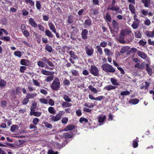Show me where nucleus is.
Returning <instances> with one entry per match:
<instances>
[{"label":"nucleus","mask_w":154,"mask_h":154,"mask_svg":"<svg viewBox=\"0 0 154 154\" xmlns=\"http://www.w3.org/2000/svg\"><path fill=\"white\" fill-rule=\"evenodd\" d=\"M48 25L50 30L52 31V32H55L56 29L55 26L52 22L49 21L48 22Z\"/></svg>","instance_id":"obj_10"},{"label":"nucleus","mask_w":154,"mask_h":154,"mask_svg":"<svg viewBox=\"0 0 154 154\" xmlns=\"http://www.w3.org/2000/svg\"><path fill=\"white\" fill-rule=\"evenodd\" d=\"M146 70L148 75L149 76H151L152 74V69L149 66L148 64H146Z\"/></svg>","instance_id":"obj_15"},{"label":"nucleus","mask_w":154,"mask_h":154,"mask_svg":"<svg viewBox=\"0 0 154 154\" xmlns=\"http://www.w3.org/2000/svg\"><path fill=\"white\" fill-rule=\"evenodd\" d=\"M124 36L122 35L121 34H120L119 38V41L121 43L124 44L125 43V41L124 40Z\"/></svg>","instance_id":"obj_31"},{"label":"nucleus","mask_w":154,"mask_h":154,"mask_svg":"<svg viewBox=\"0 0 154 154\" xmlns=\"http://www.w3.org/2000/svg\"><path fill=\"white\" fill-rule=\"evenodd\" d=\"M85 50L86 54L88 56H91L93 54L94 49L91 46H86Z\"/></svg>","instance_id":"obj_5"},{"label":"nucleus","mask_w":154,"mask_h":154,"mask_svg":"<svg viewBox=\"0 0 154 154\" xmlns=\"http://www.w3.org/2000/svg\"><path fill=\"white\" fill-rule=\"evenodd\" d=\"M142 3L144 4V6L146 8H148L151 3V0H141Z\"/></svg>","instance_id":"obj_16"},{"label":"nucleus","mask_w":154,"mask_h":154,"mask_svg":"<svg viewBox=\"0 0 154 154\" xmlns=\"http://www.w3.org/2000/svg\"><path fill=\"white\" fill-rule=\"evenodd\" d=\"M110 81L112 84L114 85V86H118L120 85V83L118 80L113 78H111Z\"/></svg>","instance_id":"obj_12"},{"label":"nucleus","mask_w":154,"mask_h":154,"mask_svg":"<svg viewBox=\"0 0 154 154\" xmlns=\"http://www.w3.org/2000/svg\"><path fill=\"white\" fill-rule=\"evenodd\" d=\"M60 87V82L57 77H56L53 81L51 85V88L53 90L57 91Z\"/></svg>","instance_id":"obj_1"},{"label":"nucleus","mask_w":154,"mask_h":154,"mask_svg":"<svg viewBox=\"0 0 154 154\" xmlns=\"http://www.w3.org/2000/svg\"><path fill=\"white\" fill-rule=\"evenodd\" d=\"M139 102V100L137 98H134L129 100V103H131L133 104H136Z\"/></svg>","instance_id":"obj_26"},{"label":"nucleus","mask_w":154,"mask_h":154,"mask_svg":"<svg viewBox=\"0 0 154 154\" xmlns=\"http://www.w3.org/2000/svg\"><path fill=\"white\" fill-rule=\"evenodd\" d=\"M45 35L48 37L53 38V35L51 31L48 29H46L45 31Z\"/></svg>","instance_id":"obj_27"},{"label":"nucleus","mask_w":154,"mask_h":154,"mask_svg":"<svg viewBox=\"0 0 154 154\" xmlns=\"http://www.w3.org/2000/svg\"><path fill=\"white\" fill-rule=\"evenodd\" d=\"M101 67L103 71L107 72L114 73L115 71V70L113 67L108 63L103 65Z\"/></svg>","instance_id":"obj_2"},{"label":"nucleus","mask_w":154,"mask_h":154,"mask_svg":"<svg viewBox=\"0 0 154 154\" xmlns=\"http://www.w3.org/2000/svg\"><path fill=\"white\" fill-rule=\"evenodd\" d=\"M141 12L142 14L144 16L147 15L148 13V11L147 10H146L144 9L141 10Z\"/></svg>","instance_id":"obj_58"},{"label":"nucleus","mask_w":154,"mask_h":154,"mask_svg":"<svg viewBox=\"0 0 154 154\" xmlns=\"http://www.w3.org/2000/svg\"><path fill=\"white\" fill-rule=\"evenodd\" d=\"M45 49L50 52H51L52 51V48L50 45H46L45 47Z\"/></svg>","instance_id":"obj_54"},{"label":"nucleus","mask_w":154,"mask_h":154,"mask_svg":"<svg viewBox=\"0 0 154 154\" xmlns=\"http://www.w3.org/2000/svg\"><path fill=\"white\" fill-rule=\"evenodd\" d=\"M68 22L69 23H73V17L71 16H69L68 18Z\"/></svg>","instance_id":"obj_56"},{"label":"nucleus","mask_w":154,"mask_h":154,"mask_svg":"<svg viewBox=\"0 0 154 154\" xmlns=\"http://www.w3.org/2000/svg\"><path fill=\"white\" fill-rule=\"evenodd\" d=\"M42 73L44 75H52L54 74V72H50L49 71H48L43 69L41 71Z\"/></svg>","instance_id":"obj_21"},{"label":"nucleus","mask_w":154,"mask_h":154,"mask_svg":"<svg viewBox=\"0 0 154 154\" xmlns=\"http://www.w3.org/2000/svg\"><path fill=\"white\" fill-rule=\"evenodd\" d=\"M88 33V31L87 29H84L82 30L81 34L82 37L83 39L85 40L88 38L87 35Z\"/></svg>","instance_id":"obj_8"},{"label":"nucleus","mask_w":154,"mask_h":154,"mask_svg":"<svg viewBox=\"0 0 154 154\" xmlns=\"http://www.w3.org/2000/svg\"><path fill=\"white\" fill-rule=\"evenodd\" d=\"M38 65L39 66L43 67L45 66V63L44 62L41 61H38L37 63Z\"/></svg>","instance_id":"obj_57"},{"label":"nucleus","mask_w":154,"mask_h":154,"mask_svg":"<svg viewBox=\"0 0 154 154\" xmlns=\"http://www.w3.org/2000/svg\"><path fill=\"white\" fill-rule=\"evenodd\" d=\"M135 37L137 38H142L141 33L139 30L134 32Z\"/></svg>","instance_id":"obj_25"},{"label":"nucleus","mask_w":154,"mask_h":154,"mask_svg":"<svg viewBox=\"0 0 154 154\" xmlns=\"http://www.w3.org/2000/svg\"><path fill=\"white\" fill-rule=\"evenodd\" d=\"M129 9L132 14H135V9L134 6L132 4H130L129 5Z\"/></svg>","instance_id":"obj_18"},{"label":"nucleus","mask_w":154,"mask_h":154,"mask_svg":"<svg viewBox=\"0 0 154 154\" xmlns=\"http://www.w3.org/2000/svg\"><path fill=\"white\" fill-rule=\"evenodd\" d=\"M6 82L5 80L2 79H0V87H4L6 85Z\"/></svg>","instance_id":"obj_38"},{"label":"nucleus","mask_w":154,"mask_h":154,"mask_svg":"<svg viewBox=\"0 0 154 154\" xmlns=\"http://www.w3.org/2000/svg\"><path fill=\"white\" fill-rule=\"evenodd\" d=\"M37 95V94L34 93L31 94L28 93L27 94L26 97L29 99H33Z\"/></svg>","instance_id":"obj_20"},{"label":"nucleus","mask_w":154,"mask_h":154,"mask_svg":"<svg viewBox=\"0 0 154 154\" xmlns=\"http://www.w3.org/2000/svg\"><path fill=\"white\" fill-rule=\"evenodd\" d=\"M41 113H42L40 112L33 111H32V108L31 109V112H30L31 115H33L35 116L39 117L41 116Z\"/></svg>","instance_id":"obj_19"},{"label":"nucleus","mask_w":154,"mask_h":154,"mask_svg":"<svg viewBox=\"0 0 154 154\" xmlns=\"http://www.w3.org/2000/svg\"><path fill=\"white\" fill-rule=\"evenodd\" d=\"M69 53L71 57L73 58L74 59H76L77 56H76L74 52L72 51H70Z\"/></svg>","instance_id":"obj_34"},{"label":"nucleus","mask_w":154,"mask_h":154,"mask_svg":"<svg viewBox=\"0 0 154 154\" xmlns=\"http://www.w3.org/2000/svg\"><path fill=\"white\" fill-rule=\"evenodd\" d=\"M145 35H146L149 38H153L152 31H146L145 32Z\"/></svg>","instance_id":"obj_37"},{"label":"nucleus","mask_w":154,"mask_h":154,"mask_svg":"<svg viewBox=\"0 0 154 154\" xmlns=\"http://www.w3.org/2000/svg\"><path fill=\"white\" fill-rule=\"evenodd\" d=\"M14 54L15 56L18 57L19 58L21 57L22 55L21 52L19 51H17L14 52Z\"/></svg>","instance_id":"obj_40"},{"label":"nucleus","mask_w":154,"mask_h":154,"mask_svg":"<svg viewBox=\"0 0 154 154\" xmlns=\"http://www.w3.org/2000/svg\"><path fill=\"white\" fill-rule=\"evenodd\" d=\"M130 47L128 46H125L121 48L120 52L123 54L129 49Z\"/></svg>","instance_id":"obj_28"},{"label":"nucleus","mask_w":154,"mask_h":154,"mask_svg":"<svg viewBox=\"0 0 154 154\" xmlns=\"http://www.w3.org/2000/svg\"><path fill=\"white\" fill-rule=\"evenodd\" d=\"M48 111L50 113L54 114H55L56 112L54 108L52 106H50L48 108Z\"/></svg>","instance_id":"obj_30"},{"label":"nucleus","mask_w":154,"mask_h":154,"mask_svg":"<svg viewBox=\"0 0 154 154\" xmlns=\"http://www.w3.org/2000/svg\"><path fill=\"white\" fill-rule=\"evenodd\" d=\"M98 122L101 124L100 125H102L104 120L106 119L105 116H98Z\"/></svg>","instance_id":"obj_11"},{"label":"nucleus","mask_w":154,"mask_h":154,"mask_svg":"<svg viewBox=\"0 0 154 154\" xmlns=\"http://www.w3.org/2000/svg\"><path fill=\"white\" fill-rule=\"evenodd\" d=\"M117 87L116 86H113L112 85H108L105 86L103 88L105 90L110 91L111 90H113L116 89Z\"/></svg>","instance_id":"obj_13"},{"label":"nucleus","mask_w":154,"mask_h":154,"mask_svg":"<svg viewBox=\"0 0 154 154\" xmlns=\"http://www.w3.org/2000/svg\"><path fill=\"white\" fill-rule=\"evenodd\" d=\"M139 24V21H134L131 25L132 27L135 29L137 28Z\"/></svg>","instance_id":"obj_23"},{"label":"nucleus","mask_w":154,"mask_h":154,"mask_svg":"<svg viewBox=\"0 0 154 154\" xmlns=\"http://www.w3.org/2000/svg\"><path fill=\"white\" fill-rule=\"evenodd\" d=\"M62 115V113L60 112L57 114L56 116L51 115L50 117H51L50 118V119L51 121L53 122H56L60 120L61 119V116Z\"/></svg>","instance_id":"obj_4"},{"label":"nucleus","mask_w":154,"mask_h":154,"mask_svg":"<svg viewBox=\"0 0 154 154\" xmlns=\"http://www.w3.org/2000/svg\"><path fill=\"white\" fill-rule=\"evenodd\" d=\"M54 79V77L53 76L51 75L48 76L47 77L45 81L47 82H50L53 80Z\"/></svg>","instance_id":"obj_45"},{"label":"nucleus","mask_w":154,"mask_h":154,"mask_svg":"<svg viewBox=\"0 0 154 154\" xmlns=\"http://www.w3.org/2000/svg\"><path fill=\"white\" fill-rule=\"evenodd\" d=\"M26 68V67L25 66H21L20 67V71L21 72L23 73Z\"/></svg>","instance_id":"obj_63"},{"label":"nucleus","mask_w":154,"mask_h":154,"mask_svg":"<svg viewBox=\"0 0 154 154\" xmlns=\"http://www.w3.org/2000/svg\"><path fill=\"white\" fill-rule=\"evenodd\" d=\"M104 51L105 55L107 56H112L113 54V53L112 51L108 48H105L104 49Z\"/></svg>","instance_id":"obj_22"},{"label":"nucleus","mask_w":154,"mask_h":154,"mask_svg":"<svg viewBox=\"0 0 154 154\" xmlns=\"http://www.w3.org/2000/svg\"><path fill=\"white\" fill-rule=\"evenodd\" d=\"M112 23L114 29L117 30L119 29L118 24L116 21L115 20H113L112 21Z\"/></svg>","instance_id":"obj_29"},{"label":"nucleus","mask_w":154,"mask_h":154,"mask_svg":"<svg viewBox=\"0 0 154 154\" xmlns=\"http://www.w3.org/2000/svg\"><path fill=\"white\" fill-rule=\"evenodd\" d=\"M131 30L128 29H126L122 30L120 32V34L124 36H125L129 35L131 32Z\"/></svg>","instance_id":"obj_7"},{"label":"nucleus","mask_w":154,"mask_h":154,"mask_svg":"<svg viewBox=\"0 0 154 154\" xmlns=\"http://www.w3.org/2000/svg\"><path fill=\"white\" fill-rule=\"evenodd\" d=\"M25 2L26 4L29 3L31 6H34V3L32 0H25Z\"/></svg>","instance_id":"obj_48"},{"label":"nucleus","mask_w":154,"mask_h":154,"mask_svg":"<svg viewBox=\"0 0 154 154\" xmlns=\"http://www.w3.org/2000/svg\"><path fill=\"white\" fill-rule=\"evenodd\" d=\"M84 106H85L86 107L89 108H93L94 106V105L93 103H86L84 104Z\"/></svg>","instance_id":"obj_39"},{"label":"nucleus","mask_w":154,"mask_h":154,"mask_svg":"<svg viewBox=\"0 0 154 154\" xmlns=\"http://www.w3.org/2000/svg\"><path fill=\"white\" fill-rule=\"evenodd\" d=\"M63 84L65 85H69L70 84V82L69 81L66 79H64V80L63 82Z\"/></svg>","instance_id":"obj_52"},{"label":"nucleus","mask_w":154,"mask_h":154,"mask_svg":"<svg viewBox=\"0 0 154 154\" xmlns=\"http://www.w3.org/2000/svg\"><path fill=\"white\" fill-rule=\"evenodd\" d=\"M32 82L33 83L34 85H35V86H37L38 87H40L41 86L40 83L39 82H38L37 80L33 79Z\"/></svg>","instance_id":"obj_50"},{"label":"nucleus","mask_w":154,"mask_h":154,"mask_svg":"<svg viewBox=\"0 0 154 154\" xmlns=\"http://www.w3.org/2000/svg\"><path fill=\"white\" fill-rule=\"evenodd\" d=\"M20 64L21 65L25 66H28L29 65V60L25 59H23L21 60Z\"/></svg>","instance_id":"obj_17"},{"label":"nucleus","mask_w":154,"mask_h":154,"mask_svg":"<svg viewBox=\"0 0 154 154\" xmlns=\"http://www.w3.org/2000/svg\"><path fill=\"white\" fill-rule=\"evenodd\" d=\"M72 104L66 102H63L62 103V106L63 107H70L71 106Z\"/></svg>","instance_id":"obj_36"},{"label":"nucleus","mask_w":154,"mask_h":154,"mask_svg":"<svg viewBox=\"0 0 154 154\" xmlns=\"http://www.w3.org/2000/svg\"><path fill=\"white\" fill-rule=\"evenodd\" d=\"M44 124L45 125V126L46 128L51 129L52 128V126L51 124L47 122H44Z\"/></svg>","instance_id":"obj_55"},{"label":"nucleus","mask_w":154,"mask_h":154,"mask_svg":"<svg viewBox=\"0 0 154 154\" xmlns=\"http://www.w3.org/2000/svg\"><path fill=\"white\" fill-rule=\"evenodd\" d=\"M63 98L65 101L67 102H69L71 101V100L69 97L66 94L63 95Z\"/></svg>","instance_id":"obj_43"},{"label":"nucleus","mask_w":154,"mask_h":154,"mask_svg":"<svg viewBox=\"0 0 154 154\" xmlns=\"http://www.w3.org/2000/svg\"><path fill=\"white\" fill-rule=\"evenodd\" d=\"M93 5H100L99 2V0H92Z\"/></svg>","instance_id":"obj_61"},{"label":"nucleus","mask_w":154,"mask_h":154,"mask_svg":"<svg viewBox=\"0 0 154 154\" xmlns=\"http://www.w3.org/2000/svg\"><path fill=\"white\" fill-rule=\"evenodd\" d=\"M63 137L66 138H71L72 136L71 134L69 133H64L63 135Z\"/></svg>","instance_id":"obj_49"},{"label":"nucleus","mask_w":154,"mask_h":154,"mask_svg":"<svg viewBox=\"0 0 154 154\" xmlns=\"http://www.w3.org/2000/svg\"><path fill=\"white\" fill-rule=\"evenodd\" d=\"M29 21V24L32 26L34 28H35L37 26V24L32 18H30Z\"/></svg>","instance_id":"obj_9"},{"label":"nucleus","mask_w":154,"mask_h":154,"mask_svg":"<svg viewBox=\"0 0 154 154\" xmlns=\"http://www.w3.org/2000/svg\"><path fill=\"white\" fill-rule=\"evenodd\" d=\"M106 20L109 22H111V18L110 15H109L108 13L106 14Z\"/></svg>","instance_id":"obj_60"},{"label":"nucleus","mask_w":154,"mask_h":154,"mask_svg":"<svg viewBox=\"0 0 154 154\" xmlns=\"http://www.w3.org/2000/svg\"><path fill=\"white\" fill-rule=\"evenodd\" d=\"M39 100L40 101V102L43 104H47L48 103V100L44 98H42L41 99H39Z\"/></svg>","instance_id":"obj_51"},{"label":"nucleus","mask_w":154,"mask_h":154,"mask_svg":"<svg viewBox=\"0 0 154 154\" xmlns=\"http://www.w3.org/2000/svg\"><path fill=\"white\" fill-rule=\"evenodd\" d=\"M107 9L108 10L113 11H118L120 10V8L119 6L115 5L108 6Z\"/></svg>","instance_id":"obj_6"},{"label":"nucleus","mask_w":154,"mask_h":154,"mask_svg":"<svg viewBox=\"0 0 154 154\" xmlns=\"http://www.w3.org/2000/svg\"><path fill=\"white\" fill-rule=\"evenodd\" d=\"M90 73L94 76H98L100 75L97 68L94 65H91L90 69Z\"/></svg>","instance_id":"obj_3"},{"label":"nucleus","mask_w":154,"mask_h":154,"mask_svg":"<svg viewBox=\"0 0 154 154\" xmlns=\"http://www.w3.org/2000/svg\"><path fill=\"white\" fill-rule=\"evenodd\" d=\"M107 45V43L103 41L100 43V46L104 48L106 47Z\"/></svg>","instance_id":"obj_62"},{"label":"nucleus","mask_w":154,"mask_h":154,"mask_svg":"<svg viewBox=\"0 0 154 154\" xmlns=\"http://www.w3.org/2000/svg\"><path fill=\"white\" fill-rule=\"evenodd\" d=\"M137 53L138 55L143 59H145L147 57L146 54L143 52L138 51Z\"/></svg>","instance_id":"obj_14"},{"label":"nucleus","mask_w":154,"mask_h":154,"mask_svg":"<svg viewBox=\"0 0 154 154\" xmlns=\"http://www.w3.org/2000/svg\"><path fill=\"white\" fill-rule=\"evenodd\" d=\"M91 19H89L88 20H85L84 24L85 25L87 26H89L91 25Z\"/></svg>","instance_id":"obj_32"},{"label":"nucleus","mask_w":154,"mask_h":154,"mask_svg":"<svg viewBox=\"0 0 154 154\" xmlns=\"http://www.w3.org/2000/svg\"><path fill=\"white\" fill-rule=\"evenodd\" d=\"M96 48L99 54L100 55H101L103 54V51L100 46L98 45H97L96 47Z\"/></svg>","instance_id":"obj_47"},{"label":"nucleus","mask_w":154,"mask_h":154,"mask_svg":"<svg viewBox=\"0 0 154 154\" xmlns=\"http://www.w3.org/2000/svg\"><path fill=\"white\" fill-rule=\"evenodd\" d=\"M79 122L81 123H87L88 120L86 118L82 117L80 119Z\"/></svg>","instance_id":"obj_44"},{"label":"nucleus","mask_w":154,"mask_h":154,"mask_svg":"<svg viewBox=\"0 0 154 154\" xmlns=\"http://www.w3.org/2000/svg\"><path fill=\"white\" fill-rule=\"evenodd\" d=\"M130 94V92L128 91H125L122 92L120 93L121 96H125L129 95Z\"/></svg>","instance_id":"obj_53"},{"label":"nucleus","mask_w":154,"mask_h":154,"mask_svg":"<svg viewBox=\"0 0 154 154\" xmlns=\"http://www.w3.org/2000/svg\"><path fill=\"white\" fill-rule=\"evenodd\" d=\"M58 152L57 151L54 152L52 150H49L48 151V154H58Z\"/></svg>","instance_id":"obj_64"},{"label":"nucleus","mask_w":154,"mask_h":154,"mask_svg":"<svg viewBox=\"0 0 154 154\" xmlns=\"http://www.w3.org/2000/svg\"><path fill=\"white\" fill-rule=\"evenodd\" d=\"M18 127L17 125H13L11 127V131L13 132H14L16 130L18 129Z\"/></svg>","instance_id":"obj_33"},{"label":"nucleus","mask_w":154,"mask_h":154,"mask_svg":"<svg viewBox=\"0 0 154 154\" xmlns=\"http://www.w3.org/2000/svg\"><path fill=\"white\" fill-rule=\"evenodd\" d=\"M73 76H78L79 75V73L78 71L75 69H72L71 70Z\"/></svg>","instance_id":"obj_41"},{"label":"nucleus","mask_w":154,"mask_h":154,"mask_svg":"<svg viewBox=\"0 0 154 154\" xmlns=\"http://www.w3.org/2000/svg\"><path fill=\"white\" fill-rule=\"evenodd\" d=\"M89 89L94 93H97L98 92L97 89L93 87L92 85H89L88 87Z\"/></svg>","instance_id":"obj_35"},{"label":"nucleus","mask_w":154,"mask_h":154,"mask_svg":"<svg viewBox=\"0 0 154 154\" xmlns=\"http://www.w3.org/2000/svg\"><path fill=\"white\" fill-rule=\"evenodd\" d=\"M144 23L146 26H149L151 23V21L149 19H147L144 21Z\"/></svg>","instance_id":"obj_59"},{"label":"nucleus","mask_w":154,"mask_h":154,"mask_svg":"<svg viewBox=\"0 0 154 154\" xmlns=\"http://www.w3.org/2000/svg\"><path fill=\"white\" fill-rule=\"evenodd\" d=\"M0 39L6 41H9L10 40V37L8 36L0 37Z\"/></svg>","instance_id":"obj_42"},{"label":"nucleus","mask_w":154,"mask_h":154,"mask_svg":"<svg viewBox=\"0 0 154 154\" xmlns=\"http://www.w3.org/2000/svg\"><path fill=\"white\" fill-rule=\"evenodd\" d=\"M75 128V126L72 125H70L67 126L64 129L63 131H72Z\"/></svg>","instance_id":"obj_24"},{"label":"nucleus","mask_w":154,"mask_h":154,"mask_svg":"<svg viewBox=\"0 0 154 154\" xmlns=\"http://www.w3.org/2000/svg\"><path fill=\"white\" fill-rule=\"evenodd\" d=\"M41 5L39 1H36V7L38 10H40L41 9Z\"/></svg>","instance_id":"obj_46"}]
</instances>
